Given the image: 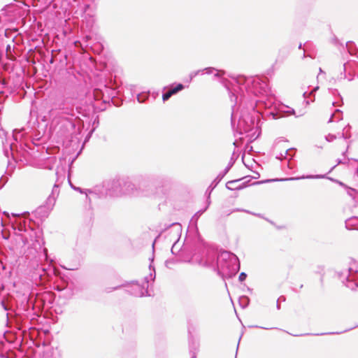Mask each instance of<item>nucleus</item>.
I'll list each match as a JSON object with an SVG mask.
<instances>
[{
	"label": "nucleus",
	"instance_id": "nucleus-1",
	"mask_svg": "<svg viewBox=\"0 0 358 358\" xmlns=\"http://www.w3.org/2000/svg\"><path fill=\"white\" fill-rule=\"evenodd\" d=\"M72 3L73 0H69V52L71 51L73 63V67L69 66V83H73V78L80 82L83 78L80 71H77L78 76L75 74L76 66H80L82 72L94 66L95 61L90 50L99 55L103 50V44L92 36L95 19L90 3L83 15L73 13L78 6Z\"/></svg>",
	"mask_w": 358,
	"mask_h": 358
},
{
	"label": "nucleus",
	"instance_id": "nucleus-2",
	"mask_svg": "<svg viewBox=\"0 0 358 358\" xmlns=\"http://www.w3.org/2000/svg\"><path fill=\"white\" fill-rule=\"evenodd\" d=\"M223 85L228 91L231 102V126L238 134L248 133L256 128L260 112L255 110L254 101L251 96H263L270 93L271 87L267 81L259 77L238 76L231 83L222 79Z\"/></svg>",
	"mask_w": 358,
	"mask_h": 358
},
{
	"label": "nucleus",
	"instance_id": "nucleus-3",
	"mask_svg": "<svg viewBox=\"0 0 358 358\" xmlns=\"http://www.w3.org/2000/svg\"><path fill=\"white\" fill-rule=\"evenodd\" d=\"M193 259L199 265L213 268L222 278H232L240 270V262L238 257L227 251H223L218 255L206 245L203 248L192 253Z\"/></svg>",
	"mask_w": 358,
	"mask_h": 358
},
{
	"label": "nucleus",
	"instance_id": "nucleus-4",
	"mask_svg": "<svg viewBox=\"0 0 358 358\" xmlns=\"http://www.w3.org/2000/svg\"><path fill=\"white\" fill-rule=\"evenodd\" d=\"M79 115H82L84 117L86 116L85 111L80 107L76 106V112L73 108L71 110L69 108V136H71V139H69V156L71 155V152H76L74 157L69 158V160L71 159V164L81 154L85 143L90 140L92 133L99 124V116L96 115L92 121V128L85 136L82 144H80L84 123Z\"/></svg>",
	"mask_w": 358,
	"mask_h": 358
},
{
	"label": "nucleus",
	"instance_id": "nucleus-5",
	"mask_svg": "<svg viewBox=\"0 0 358 358\" xmlns=\"http://www.w3.org/2000/svg\"><path fill=\"white\" fill-rule=\"evenodd\" d=\"M210 201H208V205L206 208L198 210L191 218L187 235L183 245V250L187 251L189 255L197 250L203 248V246L206 245L199 234L197 222L200 216L207 210Z\"/></svg>",
	"mask_w": 358,
	"mask_h": 358
},
{
	"label": "nucleus",
	"instance_id": "nucleus-6",
	"mask_svg": "<svg viewBox=\"0 0 358 358\" xmlns=\"http://www.w3.org/2000/svg\"><path fill=\"white\" fill-rule=\"evenodd\" d=\"M115 90L106 85L103 89L94 88L92 92L87 93V99L90 101L91 106L94 112H101L106 110L110 102L115 98Z\"/></svg>",
	"mask_w": 358,
	"mask_h": 358
},
{
	"label": "nucleus",
	"instance_id": "nucleus-7",
	"mask_svg": "<svg viewBox=\"0 0 358 358\" xmlns=\"http://www.w3.org/2000/svg\"><path fill=\"white\" fill-rule=\"evenodd\" d=\"M145 282L143 285L139 284L137 281H132L127 283H120V280H117V282L113 283L112 287H106L103 289V292L108 294L115 290H117L121 287H126V292L128 294L136 296L141 297L148 294V280L149 277L146 276L144 278Z\"/></svg>",
	"mask_w": 358,
	"mask_h": 358
},
{
	"label": "nucleus",
	"instance_id": "nucleus-8",
	"mask_svg": "<svg viewBox=\"0 0 358 358\" xmlns=\"http://www.w3.org/2000/svg\"><path fill=\"white\" fill-rule=\"evenodd\" d=\"M136 182L138 196H152L155 195L153 176L151 174H138L134 176Z\"/></svg>",
	"mask_w": 358,
	"mask_h": 358
},
{
	"label": "nucleus",
	"instance_id": "nucleus-9",
	"mask_svg": "<svg viewBox=\"0 0 358 358\" xmlns=\"http://www.w3.org/2000/svg\"><path fill=\"white\" fill-rule=\"evenodd\" d=\"M255 109L257 107L264 108L268 110L266 112V115L272 116L273 119L280 118L279 109L276 103V99L272 93L271 90L268 94L260 97L259 99L254 101Z\"/></svg>",
	"mask_w": 358,
	"mask_h": 358
},
{
	"label": "nucleus",
	"instance_id": "nucleus-10",
	"mask_svg": "<svg viewBox=\"0 0 358 358\" xmlns=\"http://www.w3.org/2000/svg\"><path fill=\"white\" fill-rule=\"evenodd\" d=\"M340 278L346 287L355 290L358 288V268L349 267L345 273L339 274Z\"/></svg>",
	"mask_w": 358,
	"mask_h": 358
},
{
	"label": "nucleus",
	"instance_id": "nucleus-11",
	"mask_svg": "<svg viewBox=\"0 0 358 358\" xmlns=\"http://www.w3.org/2000/svg\"><path fill=\"white\" fill-rule=\"evenodd\" d=\"M154 180V187H155V194L158 192H164L169 189L172 183V178L167 174L152 175Z\"/></svg>",
	"mask_w": 358,
	"mask_h": 358
},
{
	"label": "nucleus",
	"instance_id": "nucleus-12",
	"mask_svg": "<svg viewBox=\"0 0 358 358\" xmlns=\"http://www.w3.org/2000/svg\"><path fill=\"white\" fill-rule=\"evenodd\" d=\"M57 188V186H55L52 190V195L50 196L46 201V203L43 206H41L36 210V215L41 219H43L48 217L50 212L52 209L55 202V197L54 196V194L56 191V189Z\"/></svg>",
	"mask_w": 358,
	"mask_h": 358
},
{
	"label": "nucleus",
	"instance_id": "nucleus-13",
	"mask_svg": "<svg viewBox=\"0 0 358 358\" xmlns=\"http://www.w3.org/2000/svg\"><path fill=\"white\" fill-rule=\"evenodd\" d=\"M107 193L112 196H117L122 194V178H114L104 181Z\"/></svg>",
	"mask_w": 358,
	"mask_h": 358
},
{
	"label": "nucleus",
	"instance_id": "nucleus-14",
	"mask_svg": "<svg viewBox=\"0 0 358 358\" xmlns=\"http://www.w3.org/2000/svg\"><path fill=\"white\" fill-rule=\"evenodd\" d=\"M122 194L138 196L137 185L134 178L128 177L122 178Z\"/></svg>",
	"mask_w": 358,
	"mask_h": 358
},
{
	"label": "nucleus",
	"instance_id": "nucleus-15",
	"mask_svg": "<svg viewBox=\"0 0 358 358\" xmlns=\"http://www.w3.org/2000/svg\"><path fill=\"white\" fill-rule=\"evenodd\" d=\"M214 72H215V73L214 74V78H220V83L223 85L222 79H224V78H222V76L224 75L225 72L224 71L217 70L214 67H206L203 69H199V70L191 72L189 74V82H191L192 80V79L194 77L197 76L198 75H203L204 73L212 74Z\"/></svg>",
	"mask_w": 358,
	"mask_h": 358
},
{
	"label": "nucleus",
	"instance_id": "nucleus-16",
	"mask_svg": "<svg viewBox=\"0 0 358 358\" xmlns=\"http://www.w3.org/2000/svg\"><path fill=\"white\" fill-rule=\"evenodd\" d=\"M326 178V175H307V176H302L300 177H292V178H280V179H272V180H267L265 181H258L256 182H254L253 185H257L264 183L266 182H273V181H288V180H296L300 179H313V178Z\"/></svg>",
	"mask_w": 358,
	"mask_h": 358
},
{
	"label": "nucleus",
	"instance_id": "nucleus-17",
	"mask_svg": "<svg viewBox=\"0 0 358 358\" xmlns=\"http://www.w3.org/2000/svg\"><path fill=\"white\" fill-rule=\"evenodd\" d=\"M188 347L189 354L192 358H196L197 353L199 351L200 341L198 337H189L188 341Z\"/></svg>",
	"mask_w": 358,
	"mask_h": 358
},
{
	"label": "nucleus",
	"instance_id": "nucleus-18",
	"mask_svg": "<svg viewBox=\"0 0 358 358\" xmlns=\"http://www.w3.org/2000/svg\"><path fill=\"white\" fill-rule=\"evenodd\" d=\"M185 88V86L182 83H178L176 86L171 85L165 92L162 94V100L164 102L168 101L173 95L176 94L179 92L182 91Z\"/></svg>",
	"mask_w": 358,
	"mask_h": 358
},
{
	"label": "nucleus",
	"instance_id": "nucleus-19",
	"mask_svg": "<svg viewBox=\"0 0 358 358\" xmlns=\"http://www.w3.org/2000/svg\"><path fill=\"white\" fill-rule=\"evenodd\" d=\"M245 178H242L237 180H230L227 182L226 187L229 190H241L243 188L249 186V182H250V179L248 180L247 181L243 182L242 183L239 185H236L238 182H240L241 180L244 179Z\"/></svg>",
	"mask_w": 358,
	"mask_h": 358
},
{
	"label": "nucleus",
	"instance_id": "nucleus-20",
	"mask_svg": "<svg viewBox=\"0 0 358 358\" xmlns=\"http://www.w3.org/2000/svg\"><path fill=\"white\" fill-rule=\"evenodd\" d=\"M83 252H77L76 250H73L71 257L72 264L71 266L69 267V271H74L78 268L83 260Z\"/></svg>",
	"mask_w": 358,
	"mask_h": 358
},
{
	"label": "nucleus",
	"instance_id": "nucleus-21",
	"mask_svg": "<svg viewBox=\"0 0 358 358\" xmlns=\"http://www.w3.org/2000/svg\"><path fill=\"white\" fill-rule=\"evenodd\" d=\"M348 331V329H344V330H342L340 331H333V332H324V333H317V334L306 333V334H289L284 330L279 329L278 334H289V336H327L329 334H341L347 332Z\"/></svg>",
	"mask_w": 358,
	"mask_h": 358
},
{
	"label": "nucleus",
	"instance_id": "nucleus-22",
	"mask_svg": "<svg viewBox=\"0 0 358 358\" xmlns=\"http://www.w3.org/2000/svg\"><path fill=\"white\" fill-rule=\"evenodd\" d=\"M78 6V9L74 11L75 14L83 15L85 12V10L89 6V0H73L72 6Z\"/></svg>",
	"mask_w": 358,
	"mask_h": 358
},
{
	"label": "nucleus",
	"instance_id": "nucleus-23",
	"mask_svg": "<svg viewBox=\"0 0 358 358\" xmlns=\"http://www.w3.org/2000/svg\"><path fill=\"white\" fill-rule=\"evenodd\" d=\"M92 191V193L94 194H96V196H99L101 198H105L107 195V189L105 185V182H103L101 185H97L93 187L92 188H90Z\"/></svg>",
	"mask_w": 358,
	"mask_h": 358
},
{
	"label": "nucleus",
	"instance_id": "nucleus-24",
	"mask_svg": "<svg viewBox=\"0 0 358 358\" xmlns=\"http://www.w3.org/2000/svg\"><path fill=\"white\" fill-rule=\"evenodd\" d=\"M85 198L86 201L89 203V209L92 210L93 208V203H96V201L98 199H101L99 197V196H96V194H94L92 193V191L90 189H87V191L85 192Z\"/></svg>",
	"mask_w": 358,
	"mask_h": 358
},
{
	"label": "nucleus",
	"instance_id": "nucleus-25",
	"mask_svg": "<svg viewBox=\"0 0 358 358\" xmlns=\"http://www.w3.org/2000/svg\"><path fill=\"white\" fill-rule=\"evenodd\" d=\"M345 224L348 230H358V217H352L347 219Z\"/></svg>",
	"mask_w": 358,
	"mask_h": 358
},
{
	"label": "nucleus",
	"instance_id": "nucleus-26",
	"mask_svg": "<svg viewBox=\"0 0 358 358\" xmlns=\"http://www.w3.org/2000/svg\"><path fill=\"white\" fill-rule=\"evenodd\" d=\"M226 174H224V173L222 171L220 172L217 177L213 180V181L211 182V184L209 185L207 191H209V195L210 194V192L217 187V185L220 182V181L222 180V178L224 177Z\"/></svg>",
	"mask_w": 358,
	"mask_h": 358
},
{
	"label": "nucleus",
	"instance_id": "nucleus-27",
	"mask_svg": "<svg viewBox=\"0 0 358 358\" xmlns=\"http://www.w3.org/2000/svg\"><path fill=\"white\" fill-rule=\"evenodd\" d=\"M295 115V110L289 106H282L279 109V116L282 117L285 115Z\"/></svg>",
	"mask_w": 358,
	"mask_h": 358
},
{
	"label": "nucleus",
	"instance_id": "nucleus-28",
	"mask_svg": "<svg viewBox=\"0 0 358 358\" xmlns=\"http://www.w3.org/2000/svg\"><path fill=\"white\" fill-rule=\"evenodd\" d=\"M69 186L75 191L80 192V194H85L87 189H83L79 187L74 185L71 181V164H69Z\"/></svg>",
	"mask_w": 358,
	"mask_h": 358
},
{
	"label": "nucleus",
	"instance_id": "nucleus-29",
	"mask_svg": "<svg viewBox=\"0 0 358 358\" xmlns=\"http://www.w3.org/2000/svg\"><path fill=\"white\" fill-rule=\"evenodd\" d=\"M340 185L343 186L347 188V193L349 196H350L353 199H355L356 196L358 194V190L347 187L344 183L342 182H338Z\"/></svg>",
	"mask_w": 358,
	"mask_h": 358
},
{
	"label": "nucleus",
	"instance_id": "nucleus-30",
	"mask_svg": "<svg viewBox=\"0 0 358 358\" xmlns=\"http://www.w3.org/2000/svg\"><path fill=\"white\" fill-rule=\"evenodd\" d=\"M334 118H336V121H340L343 119V113L339 109H336L334 113L331 115L329 120V122H331L334 121Z\"/></svg>",
	"mask_w": 358,
	"mask_h": 358
},
{
	"label": "nucleus",
	"instance_id": "nucleus-31",
	"mask_svg": "<svg viewBox=\"0 0 358 358\" xmlns=\"http://www.w3.org/2000/svg\"><path fill=\"white\" fill-rule=\"evenodd\" d=\"M351 129V126L348 124L343 129V131L341 134V137L344 139H349L351 137V134L350 130Z\"/></svg>",
	"mask_w": 358,
	"mask_h": 358
},
{
	"label": "nucleus",
	"instance_id": "nucleus-32",
	"mask_svg": "<svg viewBox=\"0 0 358 358\" xmlns=\"http://www.w3.org/2000/svg\"><path fill=\"white\" fill-rule=\"evenodd\" d=\"M154 255L152 256V257H150L149 259L150 262V264L149 265V269L150 271H151L150 273V278L154 280L155 279V277H156V273H155V267L152 266V262L154 261Z\"/></svg>",
	"mask_w": 358,
	"mask_h": 358
},
{
	"label": "nucleus",
	"instance_id": "nucleus-33",
	"mask_svg": "<svg viewBox=\"0 0 358 358\" xmlns=\"http://www.w3.org/2000/svg\"><path fill=\"white\" fill-rule=\"evenodd\" d=\"M149 97V92H141L137 95V100L139 103H145Z\"/></svg>",
	"mask_w": 358,
	"mask_h": 358
},
{
	"label": "nucleus",
	"instance_id": "nucleus-34",
	"mask_svg": "<svg viewBox=\"0 0 358 358\" xmlns=\"http://www.w3.org/2000/svg\"><path fill=\"white\" fill-rule=\"evenodd\" d=\"M234 152L233 153L232 157H231L228 165L226 166V168L222 171L224 173V174H227L231 168L233 166V165L234 164L236 159H234Z\"/></svg>",
	"mask_w": 358,
	"mask_h": 358
},
{
	"label": "nucleus",
	"instance_id": "nucleus-35",
	"mask_svg": "<svg viewBox=\"0 0 358 358\" xmlns=\"http://www.w3.org/2000/svg\"><path fill=\"white\" fill-rule=\"evenodd\" d=\"M239 303L242 308H246L249 304V298L245 296L240 297Z\"/></svg>",
	"mask_w": 358,
	"mask_h": 358
},
{
	"label": "nucleus",
	"instance_id": "nucleus-36",
	"mask_svg": "<svg viewBox=\"0 0 358 358\" xmlns=\"http://www.w3.org/2000/svg\"><path fill=\"white\" fill-rule=\"evenodd\" d=\"M171 227H173L176 229L177 236H178L180 231H181V225L178 222H174V223L169 224V227H167L166 228V229Z\"/></svg>",
	"mask_w": 358,
	"mask_h": 358
},
{
	"label": "nucleus",
	"instance_id": "nucleus-37",
	"mask_svg": "<svg viewBox=\"0 0 358 358\" xmlns=\"http://www.w3.org/2000/svg\"><path fill=\"white\" fill-rule=\"evenodd\" d=\"M319 89V87L318 86H316L315 87H314L312 91H310L309 93H308L307 92H303V96L306 99L308 96H313V97H315V92Z\"/></svg>",
	"mask_w": 358,
	"mask_h": 358
},
{
	"label": "nucleus",
	"instance_id": "nucleus-38",
	"mask_svg": "<svg viewBox=\"0 0 358 358\" xmlns=\"http://www.w3.org/2000/svg\"><path fill=\"white\" fill-rule=\"evenodd\" d=\"M234 211H244V212H246L248 213H250V214H252V215H254L258 217H260V218H262V219H264V216L261 214V213H251L250 212L249 210H241V209H239V208H237L236 210H234Z\"/></svg>",
	"mask_w": 358,
	"mask_h": 358
},
{
	"label": "nucleus",
	"instance_id": "nucleus-39",
	"mask_svg": "<svg viewBox=\"0 0 358 358\" xmlns=\"http://www.w3.org/2000/svg\"><path fill=\"white\" fill-rule=\"evenodd\" d=\"M177 243H178V241H176L173 245H172V248H171V252L172 254L173 255H176L178 253V252L180 251V249H178V247H177Z\"/></svg>",
	"mask_w": 358,
	"mask_h": 358
},
{
	"label": "nucleus",
	"instance_id": "nucleus-40",
	"mask_svg": "<svg viewBox=\"0 0 358 358\" xmlns=\"http://www.w3.org/2000/svg\"><path fill=\"white\" fill-rule=\"evenodd\" d=\"M336 138V136L334 134H329L325 136V139L328 142H332Z\"/></svg>",
	"mask_w": 358,
	"mask_h": 358
},
{
	"label": "nucleus",
	"instance_id": "nucleus-41",
	"mask_svg": "<svg viewBox=\"0 0 358 358\" xmlns=\"http://www.w3.org/2000/svg\"><path fill=\"white\" fill-rule=\"evenodd\" d=\"M247 274L245 273V272H241L238 276V280L240 282H243L244 280H245L246 278H247Z\"/></svg>",
	"mask_w": 358,
	"mask_h": 358
},
{
	"label": "nucleus",
	"instance_id": "nucleus-42",
	"mask_svg": "<svg viewBox=\"0 0 358 358\" xmlns=\"http://www.w3.org/2000/svg\"><path fill=\"white\" fill-rule=\"evenodd\" d=\"M303 287V284H301L299 287H298V288H294L293 287L292 289L293 292H296V293H299L300 292V289H302Z\"/></svg>",
	"mask_w": 358,
	"mask_h": 358
},
{
	"label": "nucleus",
	"instance_id": "nucleus-43",
	"mask_svg": "<svg viewBox=\"0 0 358 358\" xmlns=\"http://www.w3.org/2000/svg\"><path fill=\"white\" fill-rule=\"evenodd\" d=\"M332 43L335 45H337L338 44V39L337 38V37L334 34L333 35V37H332Z\"/></svg>",
	"mask_w": 358,
	"mask_h": 358
},
{
	"label": "nucleus",
	"instance_id": "nucleus-44",
	"mask_svg": "<svg viewBox=\"0 0 358 358\" xmlns=\"http://www.w3.org/2000/svg\"><path fill=\"white\" fill-rule=\"evenodd\" d=\"M296 150L294 148H290V149H287L286 150L285 152V157H286L287 155H289V152L291 151H295Z\"/></svg>",
	"mask_w": 358,
	"mask_h": 358
},
{
	"label": "nucleus",
	"instance_id": "nucleus-45",
	"mask_svg": "<svg viewBox=\"0 0 358 358\" xmlns=\"http://www.w3.org/2000/svg\"><path fill=\"white\" fill-rule=\"evenodd\" d=\"M331 93H332L333 95L338 94L340 97H341L340 94H339V92H338V90H336V89L331 90ZM341 99H342V98H341Z\"/></svg>",
	"mask_w": 358,
	"mask_h": 358
},
{
	"label": "nucleus",
	"instance_id": "nucleus-46",
	"mask_svg": "<svg viewBox=\"0 0 358 358\" xmlns=\"http://www.w3.org/2000/svg\"><path fill=\"white\" fill-rule=\"evenodd\" d=\"M85 94H86V92L83 90V91L80 92V94H78V96L76 97V99H78V98L80 99L81 97H83Z\"/></svg>",
	"mask_w": 358,
	"mask_h": 358
},
{
	"label": "nucleus",
	"instance_id": "nucleus-47",
	"mask_svg": "<svg viewBox=\"0 0 358 358\" xmlns=\"http://www.w3.org/2000/svg\"><path fill=\"white\" fill-rule=\"evenodd\" d=\"M286 300V298L285 296H280L278 299L277 301L281 302V301H285Z\"/></svg>",
	"mask_w": 358,
	"mask_h": 358
},
{
	"label": "nucleus",
	"instance_id": "nucleus-48",
	"mask_svg": "<svg viewBox=\"0 0 358 358\" xmlns=\"http://www.w3.org/2000/svg\"><path fill=\"white\" fill-rule=\"evenodd\" d=\"M6 338V341L9 343H13L14 341H13V338L14 337H5Z\"/></svg>",
	"mask_w": 358,
	"mask_h": 358
},
{
	"label": "nucleus",
	"instance_id": "nucleus-49",
	"mask_svg": "<svg viewBox=\"0 0 358 358\" xmlns=\"http://www.w3.org/2000/svg\"><path fill=\"white\" fill-rule=\"evenodd\" d=\"M242 338H243L242 336H240V337H239V338H238V344H237V348H236V352H237V351H238V350L239 345H240V342H241V341Z\"/></svg>",
	"mask_w": 358,
	"mask_h": 358
},
{
	"label": "nucleus",
	"instance_id": "nucleus-50",
	"mask_svg": "<svg viewBox=\"0 0 358 358\" xmlns=\"http://www.w3.org/2000/svg\"><path fill=\"white\" fill-rule=\"evenodd\" d=\"M276 308L278 310H280V301H276Z\"/></svg>",
	"mask_w": 358,
	"mask_h": 358
},
{
	"label": "nucleus",
	"instance_id": "nucleus-51",
	"mask_svg": "<svg viewBox=\"0 0 358 358\" xmlns=\"http://www.w3.org/2000/svg\"><path fill=\"white\" fill-rule=\"evenodd\" d=\"M264 220L271 223V224H274V222L272 220H269L268 218L264 217Z\"/></svg>",
	"mask_w": 358,
	"mask_h": 358
},
{
	"label": "nucleus",
	"instance_id": "nucleus-52",
	"mask_svg": "<svg viewBox=\"0 0 358 358\" xmlns=\"http://www.w3.org/2000/svg\"><path fill=\"white\" fill-rule=\"evenodd\" d=\"M264 220L271 223V224H274V222L272 220H269L268 218L264 217Z\"/></svg>",
	"mask_w": 358,
	"mask_h": 358
},
{
	"label": "nucleus",
	"instance_id": "nucleus-53",
	"mask_svg": "<svg viewBox=\"0 0 358 358\" xmlns=\"http://www.w3.org/2000/svg\"><path fill=\"white\" fill-rule=\"evenodd\" d=\"M264 220L271 223V224H274V222L272 220H269L268 218L264 217Z\"/></svg>",
	"mask_w": 358,
	"mask_h": 358
},
{
	"label": "nucleus",
	"instance_id": "nucleus-54",
	"mask_svg": "<svg viewBox=\"0 0 358 358\" xmlns=\"http://www.w3.org/2000/svg\"><path fill=\"white\" fill-rule=\"evenodd\" d=\"M345 71H346V64H343V73H344V77H345Z\"/></svg>",
	"mask_w": 358,
	"mask_h": 358
},
{
	"label": "nucleus",
	"instance_id": "nucleus-55",
	"mask_svg": "<svg viewBox=\"0 0 358 358\" xmlns=\"http://www.w3.org/2000/svg\"><path fill=\"white\" fill-rule=\"evenodd\" d=\"M155 241H156V239L155 240V241L153 242L152 243V252L154 253V251H155Z\"/></svg>",
	"mask_w": 358,
	"mask_h": 358
},
{
	"label": "nucleus",
	"instance_id": "nucleus-56",
	"mask_svg": "<svg viewBox=\"0 0 358 358\" xmlns=\"http://www.w3.org/2000/svg\"><path fill=\"white\" fill-rule=\"evenodd\" d=\"M349 148V145H348V148L347 149ZM348 150H346L345 152H343V155L345 156V153L347 152Z\"/></svg>",
	"mask_w": 358,
	"mask_h": 358
},
{
	"label": "nucleus",
	"instance_id": "nucleus-57",
	"mask_svg": "<svg viewBox=\"0 0 358 358\" xmlns=\"http://www.w3.org/2000/svg\"><path fill=\"white\" fill-rule=\"evenodd\" d=\"M323 274H322L321 275V278H320V282L322 283L323 282Z\"/></svg>",
	"mask_w": 358,
	"mask_h": 358
},
{
	"label": "nucleus",
	"instance_id": "nucleus-58",
	"mask_svg": "<svg viewBox=\"0 0 358 358\" xmlns=\"http://www.w3.org/2000/svg\"><path fill=\"white\" fill-rule=\"evenodd\" d=\"M319 71H320V73H324V71H322V69L321 68H320Z\"/></svg>",
	"mask_w": 358,
	"mask_h": 358
},
{
	"label": "nucleus",
	"instance_id": "nucleus-59",
	"mask_svg": "<svg viewBox=\"0 0 358 358\" xmlns=\"http://www.w3.org/2000/svg\"><path fill=\"white\" fill-rule=\"evenodd\" d=\"M343 163V162L341 159H338V164Z\"/></svg>",
	"mask_w": 358,
	"mask_h": 358
},
{
	"label": "nucleus",
	"instance_id": "nucleus-60",
	"mask_svg": "<svg viewBox=\"0 0 358 358\" xmlns=\"http://www.w3.org/2000/svg\"><path fill=\"white\" fill-rule=\"evenodd\" d=\"M302 48V44H301V43H300V44H299V48L300 49V48Z\"/></svg>",
	"mask_w": 358,
	"mask_h": 358
},
{
	"label": "nucleus",
	"instance_id": "nucleus-61",
	"mask_svg": "<svg viewBox=\"0 0 358 358\" xmlns=\"http://www.w3.org/2000/svg\"><path fill=\"white\" fill-rule=\"evenodd\" d=\"M303 114H300V115H296V117H300V116H302Z\"/></svg>",
	"mask_w": 358,
	"mask_h": 358
},
{
	"label": "nucleus",
	"instance_id": "nucleus-62",
	"mask_svg": "<svg viewBox=\"0 0 358 358\" xmlns=\"http://www.w3.org/2000/svg\"><path fill=\"white\" fill-rule=\"evenodd\" d=\"M234 145L235 146H236V141H235L234 142Z\"/></svg>",
	"mask_w": 358,
	"mask_h": 358
},
{
	"label": "nucleus",
	"instance_id": "nucleus-63",
	"mask_svg": "<svg viewBox=\"0 0 358 358\" xmlns=\"http://www.w3.org/2000/svg\"><path fill=\"white\" fill-rule=\"evenodd\" d=\"M357 78H358V73H357Z\"/></svg>",
	"mask_w": 358,
	"mask_h": 358
}]
</instances>
